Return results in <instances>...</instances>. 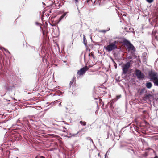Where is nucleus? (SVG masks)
<instances>
[{
	"label": "nucleus",
	"instance_id": "nucleus-10",
	"mask_svg": "<svg viewBox=\"0 0 158 158\" xmlns=\"http://www.w3.org/2000/svg\"><path fill=\"white\" fill-rule=\"evenodd\" d=\"M68 12H65L58 19V22L60 21L63 19H64L66 15Z\"/></svg>",
	"mask_w": 158,
	"mask_h": 158
},
{
	"label": "nucleus",
	"instance_id": "nucleus-29",
	"mask_svg": "<svg viewBox=\"0 0 158 158\" xmlns=\"http://www.w3.org/2000/svg\"><path fill=\"white\" fill-rule=\"evenodd\" d=\"M98 156H99L100 155V153H98Z\"/></svg>",
	"mask_w": 158,
	"mask_h": 158
},
{
	"label": "nucleus",
	"instance_id": "nucleus-27",
	"mask_svg": "<svg viewBox=\"0 0 158 158\" xmlns=\"http://www.w3.org/2000/svg\"><path fill=\"white\" fill-rule=\"evenodd\" d=\"M101 101H102V100H101V99H99V102H101Z\"/></svg>",
	"mask_w": 158,
	"mask_h": 158
},
{
	"label": "nucleus",
	"instance_id": "nucleus-1",
	"mask_svg": "<svg viewBox=\"0 0 158 158\" xmlns=\"http://www.w3.org/2000/svg\"><path fill=\"white\" fill-rule=\"evenodd\" d=\"M123 43L128 51H133V52L135 51V47L129 41L127 40H125L124 41Z\"/></svg>",
	"mask_w": 158,
	"mask_h": 158
},
{
	"label": "nucleus",
	"instance_id": "nucleus-8",
	"mask_svg": "<svg viewBox=\"0 0 158 158\" xmlns=\"http://www.w3.org/2000/svg\"><path fill=\"white\" fill-rule=\"evenodd\" d=\"M26 49L29 52H32L35 51V48L34 46L30 45L27 46Z\"/></svg>",
	"mask_w": 158,
	"mask_h": 158
},
{
	"label": "nucleus",
	"instance_id": "nucleus-6",
	"mask_svg": "<svg viewBox=\"0 0 158 158\" xmlns=\"http://www.w3.org/2000/svg\"><path fill=\"white\" fill-rule=\"evenodd\" d=\"M89 69L87 66H85L77 71V75L79 76H83L85 73Z\"/></svg>",
	"mask_w": 158,
	"mask_h": 158
},
{
	"label": "nucleus",
	"instance_id": "nucleus-12",
	"mask_svg": "<svg viewBox=\"0 0 158 158\" xmlns=\"http://www.w3.org/2000/svg\"><path fill=\"white\" fill-rule=\"evenodd\" d=\"M128 152L132 156H133L134 155H135V153L133 149H129Z\"/></svg>",
	"mask_w": 158,
	"mask_h": 158
},
{
	"label": "nucleus",
	"instance_id": "nucleus-14",
	"mask_svg": "<svg viewBox=\"0 0 158 158\" xmlns=\"http://www.w3.org/2000/svg\"><path fill=\"white\" fill-rule=\"evenodd\" d=\"M83 43L85 46H87V40L84 36L83 37Z\"/></svg>",
	"mask_w": 158,
	"mask_h": 158
},
{
	"label": "nucleus",
	"instance_id": "nucleus-9",
	"mask_svg": "<svg viewBox=\"0 0 158 158\" xmlns=\"http://www.w3.org/2000/svg\"><path fill=\"white\" fill-rule=\"evenodd\" d=\"M76 81V78L75 77H73L70 81L69 83L70 86L71 87L74 86L75 84Z\"/></svg>",
	"mask_w": 158,
	"mask_h": 158
},
{
	"label": "nucleus",
	"instance_id": "nucleus-30",
	"mask_svg": "<svg viewBox=\"0 0 158 158\" xmlns=\"http://www.w3.org/2000/svg\"><path fill=\"white\" fill-rule=\"evenodd\" d=\"M115 68H117V66H115Z\"/></svg>",
	"mask_w": 158,
	"mask_h": 158
},
{
	"label": "nucleus",
	"instance_id": "nucleus-23",
	"mask_svg": "<svg viewBox=\"0 0 158 158\" xmlns=\"http://www.w3.org/2000/svg\"><path fill=\"white\" fill-rule=\"evenodd\" d=\"M155 39L158 41V37L157 36H156L155 37Z\"/></svg>",
	"mask_w": 158,
	"mask_h": 158
},
{
	"label": "nucleus",
	"instance_id": "nucleus-18",
	"mask_svg": "<svg viewBox=\"0 0 158 158\" xmlns=\"http://www.w3.org/2000/svg\"><path fill=\"white\" fill-rule=\"evenodd\" d=\"M153 82L155 85L158 86V78L154 81Z\"/></svg>",
	"mask_w": 158,
	"mask_h": 158
},
{
	"label": "nucleus",
	"instance_id": "nucleus-28",
	"mask_svg": "<svg viewBox=\"0 0 158 158\" xmlns=\"http://www.w3.org/2000/svg\"><path fill=\"white\" fill-rule=\"evenodd\" d=\"M89 139L92 141L93 142V140H92V139H91V138H89Z\"/></svg>",
	"mask_w": 158,
	"mask_h": 158
},
{
	"label": "nucleus",
	"instance_id": "nucleus-7",
	"mask_svg": "<svg viewBox=\"0 0 158 158\" xmlns=\"http://www.w3.org/2000/svg\"><path fill=\"white\" fill-rule=\"evenodd\" d=\"M143 98L144 100H148L151 101L153 99V96L150 94H146L144 95Z\"/></svg>",
	"mask_w": 158,
	"mask_h": 158
},
{
	"label": "nucleus",
	"instance_id": "nucleus-11",
	"mask_svg": "<svg viewBox=\"0 0 158 158\" xmlns=\"http://www.w3.org/2000/svg\"><path fill=\"white\" fill-rule=\"evenodd\" d=\"M152 84L150 82H147L146 84V86L148 89H150L152 86Z\"/></svg>",
	"mask_w": 158,
	"mask_h": 158
},
{
	"label": "nucleus",
	"instance_id": "nucleus-3",
	"mask_svg": "<svg viewBox=\"0 0 158 158\" xmlns=\"http://www.w3.org/2000/svg\"><path fill=\"white\" fill-rule=\"evenodd\" d=\"M131 66V65L129 62H127L123 64L122 66L123 74H126L129 70V69Z\"/></svg>",
	"mask_w": 158,
	"mask_h": 158
},
{
	"label": "nucleus",
	"instance_id": "nucleus-25",
	"mask_svg": "<svg viewBox=\"0 0 158 158\" xmlns=\"http://www.w3.org/2000/svg\"><path fill=\"white\" fill-rule=\"evenodd\" d=\"M64 128H65V130H64L63 131V132H66L67 131V130H66V128H65V127H64Z\"/></svg>",
	"mask_w": 158,
	"mask_h": 158
},
{
	"label": "nucleus",
	"instance_id": "nucleus-2",
	"mask_svg": "<svg viewBox=\"0 0 158 158\" xmlns=\"http://www.w3.org/2000/svg\"><path fill=\"white\" fill-rule=\"evenodd\" d=\"M117 41H114L113 42L111 43L106 47V49L109 52H110L113 50L117 48V47L116 44H117Z\"/></svg>",
	"mask_w": 158,
	"mask_h": 158
},
{
	"label": "nucleus",
	"instance_id": "nucleus-15",
	"mask_svg": "<svg viewBox=\"0 0 158 158\" xmlns=\"http://www.w3.org/2000/svg\"><path fill=\"white\" fill-rule=\"evenodd\" d=\"M86 2L89 3V4H93L94 2H95V1L93 2L92 0H87Z\"/></svg>",
	"mask_w": 158,
	"mask_h": 158
},
{
	"label": "nucleus",
	"instance_id": "nucleus-5",
	"mask_svg": "<svg viewBox=\"0 0 158 158\" xmlns=\"http://www.w3.org/2000/svg\"><path fill=\"white\" fill-rule=\"evenodd\" d=\"M135 74L139 80H143L144 78V74L142 73L140 70H135Z\"/></svg>",
	"mask_w": 158,
	"mask_h": 158
},
{
	"label": "nucleus",
	"instance_id": "nucleus-19",
	"mask_svg": "<svg viewBox=\"0 0 158 158\" xmlns=\"http://www.w3.org/2000/svg\"><path fill=\"white\" fill-rule=\"evenodd\" d=\"M80 123L83 126H85L86 125V122H85V121L83 122L82 121H80Z\"/></svg>",
	"mask_w": 158,
	"mask_h": 158
},
{
	"label": "nucleus",
	"instance_id": "nucleus-20",
	"mask_svg": "<svg viewBox=\"0 0 158 158\" xmlns=\"http://www.w3.org/2000/svg\"><path fill=\"white\" fill-rule=\"evenodd\" d=\"M35 158H45L44 157L42 156H36Z\"/></svg>",
	"mask_w": 158,
	"mask_h": 158
},
{
	"label": "nucleus",
	"instance_id": "nucleus-13",
	"mask_svg": "<svg viewBox=\"0 0 158 158\" xmlns=\"http://www.w3.org/2000/svg\"><path fill=\"white\" fill-rule=\"evenodd\" d=\"M146 92H147V90L145 88H144L140 90L139 93L140 94H142Z\"/></svg>",
	"mask_w": 158,
	"mask_h": 158
},
{
	"label": "nucleus",
	"instance_id": "nucleus-17",
	"mask_svg": "<svg viewBox=\"0 0 158 158\" xmlns=\"http://www.w3.org/2000/svg\"><path fill=\"white\" fill-rule=\"evenodd\" d=\"M89 56H91L93 58H95L94 52H92L89 54Z\"/></svg>",
	"mask_w": 158,
	"mask_h": 158
},
{
	"label": "nucleus",
	"instance_id": "nucleus-26",
	"mask_svg": "<svg viewBox=\"0 0 158 158\" xmlns=\"http://www.w3.org/2000/svg\"><path fill=\"white\" fill-rule=\"evenodd\" d=\"M76 3H78L79 0H75Z\"/></svg>",
	"mask_w": 158,
	"mask_h": 158
},
{
	"label": "nucleus",
	"instance_id": "nucleus-16",
	"mask_svg": "<svg viewBox=\"0 0 158 158\" xmlns=\"http://www.w3.org/2000/svg\"><path fill=\"white\" fill-rule=\"evenodd\" d=\"M0 49L2 50H4L6 52H8L9 53H10V52L8 51V50H7V49H6L4 48L3 47H0Z\"/></svg>",
	"mask_w": 158,
	"mask_h": 158
},
{
	"label": "nucleus",
	"instance_id": "nucleus-22",
	"mask_svg": "<svg viewBox=\"0 0 158 158\" xmlns=\"http://www.w3.org/2000/svg\"><path fill=\"white\" fill-rule=\"evenodd\" d=\"M100 31V32L105 33V32H106V30H102Z\"/></svg>",
	"mask_w": 158,
	"mask_h": 158
},
{
	"label": "nucleus",
	"instance_id": "nucleus-24",
	"mask_svg": "<svg viewBox=\"0 0 158 158\" xmlns=\"http://www.w3.org/2000/svg\"><path fill=\"white\" fill-rule=\"evenodd\" d=\"M59 106H61V102H60L59 103Z\"/></svg>",
	"mask_w": 158,
	"mask_h": 158
},
{
	"label": "nucleus",
	"instance_id": "nucleus-4",
	"mask_svg": "<svg viewBox=\"0 0 158 158\" xmlns=\"http://www.w3.org/2000/svg\"><path fill=\"white\" fill-rule=\"evenodd\" d=\"M148 75L150 80L154 81L158 78V75L156 72H153L152 71L148 72Z\"/></svg>",
	"mask_w": 158,
	"mask_h": 158
},
{
	"label": "nucleus",
	"instance_id": "nucleus-21",
	"mask_svg": "<svg viewBox=\"0 0 158 158\" xmlns=\"http://www.w3.org/2000/svg\"><path fill=\"white\" fill-rule=\"evenodd\" d=\"M147 1L148 3H151L153 2V0H147Z\"/></svg>",
	"mask_w": 158,
	"mask_h": 158
}]
</instances>
